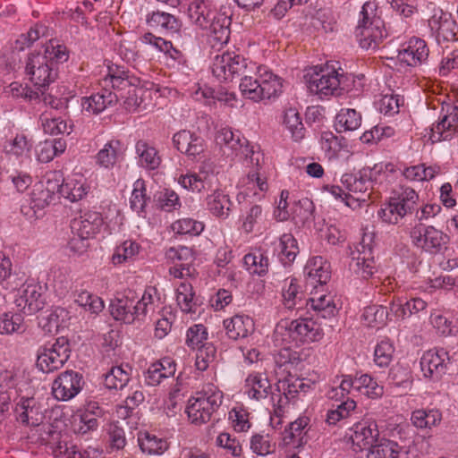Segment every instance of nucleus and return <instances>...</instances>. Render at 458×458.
Masks as SVG:
<instances>
[{"mask_svg": "<svg viewBox=\"0 0 458 458\" xmlns=\"http://www.w3.org/2000/svg\"><path fill=\"white\" fill-rule=\"evenodd\" d=\"M349 268L358 276L368 279L376 271L375 260L372 255V248L362 239L355 250L351 251V261Z\"/></svg>", "mask_w": 458, "mask_h": 458, "instance_id": "dca6fc26", "label": "nucleus"}, {"mask_svg": "<svg viewBox=\"0 0 458 458\" xmlns=\"http://www.w3.org/2000/svg\"><path fill=\"white\" fill-rule=\"evenodd\" d=\"M179 183L187 190L201 192L216 187L218 179L211 164H205L199 173L182 175Z\"/></svg>", "mask_w": 458, "mask_h": 458, "instance_id": "6ab92c4d", "label": "nucleus"}, {"mask_svg": "<svg viewBox=\"0 0 458 458\" xmlns=\"http://www.w3.org/2000/svg\"><path fill=\"white\" fill-rule=\"evenodd\" d=\"M25 73L29 80L41 90L54 82L58 75V67L39 52L30 53L25 63Z\"/></svg>", "mask_w": 458, "mask_h": 458, "instance_id": "9d476101", "label": "nucleus"}, {"mask_svg": "<svg viewBox=\"0 0 458 458\" xmlns=\"http://www.w3.org/2000/svg\"><path fill=\"white\" fill-rule=\"evenodd\" d=\"M394 347L393 344L386 339L379 342L374 351V362L379 368H386L393 360Z\"/></svg>", "mask_w": 458, "mask_h": 458, "instance_id": "4d7b16f0", "label": "nucleus"}, {"mask_svg": "<svg viewBox=\"0 0 458 458\" xmlns=\"http://www.w3.org/2000/svg\"><path fill=\"white\" fill-rule=\"evenodd\" d=\"M216 350L211 344L201 345L197 352L195 366L197 369L205 371L216 359Z\"/></svg>", "mask_w": 458, "mask_h": 458, "instance_id": "69168bd1", "label": "nucleus"}, {"mask_svg": "<svg viewBox=\"0 0 458 458\" xmlns=\"http://www.w3.org/2000/svg\"><path fill=\"white\" fill-rule=\"evenodd\" d=\"M389 313L386 307L372 305L365 308L362 318L368 327H381L386 325Z\"/></svg>", "mask_w": 458, "mask_h": 458, "instance_id": "09e8293b", "label": "nucleus"}, {"mask_svg": "<svg viewBox=\"0 0 458 458\" xmlns=\"http://www.w3.org/2000/svg\"><path fill=\"white\" fill-rule=\"evenodd\" d=\"M284 123L295 141L304 138L305 128L296 109L289 108L284 112Z\"/></svg>", "mask_w": 458, "mask_h": 458, "instance_id": "de8ad7c7", "label": "nucleus"}, {"mask_svg": "<svg viewBox=\"0 0 458 458\" xmlns=\"http://www.w3.org/2000/svg\"><path fill=\"white\" fill-rule=\"evenodd\" d=\"M324 335L320 325L312 318H300L294 320L282 319L274 330V340L277 344L284 346L294 342L296 344L318 342Z\"/></svg>", "mask_w": 458, "mask_h": 458, "instance_id": "39448f33", "label": "nucleus"}, {"mask_svg": "<svg viewBox=\"0 0 458 458\" xmlns=\"http://www.w3.org/2000/svg\"><path fill=\"white\" fill-rule=\"evenodd\" d=\"M313 211V202L310 199L304 198L295 202L292 208V216L296 223L305 224L312 219Z\"/></svg>", "mask_w": 458, "mask_h": 458, "instance_id": "052dcab7", "label": "nucleus"}, {"mask_svg": "<svg viewBox=\"0 0 458 458\" xmlns=\"http://www.w3.org/2000/svg\"><path fill=\"white\" fill-rule=\"evenodd\" d=\"M223 393L212 385H208L201 392L188 401L186 412L190 420L201 425L208 422L214 412L223 403Z\"/></svg>", "mask_w": 458, "mask_h": 458, "instance_id": "6e6552de", "label": "nucleus"}, {"mask_svg": "<svg viewBox=\"0 0 458 458\" xmlns=\"http://www.w3.org/2000/svg\"><path fill=\"white\" fill-rule=\"evenodd\" d=\"M304 276L307 287L317 289L318 285L323 286L330 280V265L321 257H315L306 264Z\"/></svg>", "mask_w": 458, "mask_h": 458, "instance_id": "b1692460", "label": "nucleus"}, {"mask_svg": "<svg viewBox=\"0 0 458 458\" xmlns=\"http://www.w3.org/2000/svg\"><path fill=\"white\" fill-rule=\"evenodd\" d=\"M310 302L318 318H329L337 313L336 306L330 295L322 294L318 298H310Z\"/></svg>", "mask_w": 458, "mask_h": 458, "instance_id": "c03bdc74", "label": "nucleus"}, {"mask_svg": "<svg viewBox=\"0 0 458 458\" xmlns=\"http://www.w3.org/2000/svg\"><path fill=\"white\" fill-rule=\"evenodd\" d=\"M139 445L141 451L148 454H161L168 448V444L165 439L148 432L140 434Z\"/></svg>", "mask_w": 458, "mask_h": 458, "instance_id": "a18cd8bd", "label": "nucleus"}, {"mask_svg": "<svg viewBox=\"0 0 458 458\" xmlns=\"http://www.w3.org/2000/svg\"><path fill=\"white\" fill-rule=\"evenodd\" d=\"M377 5L374 1L366 2L355 30L360 46L366 49H376L387 36L384 21L377 14Z\"/></svg>", "mask_w": 458, "mask_h": 458, "instance_id": "423d86ee", "label": "nucleus"}, {"mask_svg": "<svg viewBox=\"0 0 458 458\" xmlns=\"http://www.w3.org/2000/svg\"><path fill=\"white\" fill-rule=\"evenodd\" d=\"M136 151L140 163L148 169H155L160 164V158L155 148L148 146L145 141L140 140L136 144Z\"/></svg>", "mask_w": 458, "mask_h": 458, "instance_id": "8fccbe9b", "label": "nucleus"}, {"mask_svg": "<svg viewBox=\"0 0 458 458\" xmlns=\"http://www.w3.org/2000/svg\"><path fill=\"white\" fill-rule=\"evenodd\" d=\"M428 26L438 43L441 40H454L455 38V21L452 20L450 13H444L442 10L435 12L428 20Z\"/></svg>", "mask_w": 458, "mask_h": 458, "instance_id": "a878e982", "label": "nucleus"}, {"mask_svg": "<svg viewBox=\"0 0 458 458\" xmlns=\"http://www.w3.org/2000/svg\"><path fill=\"white\" fill-rule=\"evenodd\" d=\"M438 173L439 167H426L424 165H417L405 168L403 174L409 181L422 182L433 179Z\"/></svg>", "mask_w": 458, "mask_h": 458, "instance_id": "603ef678", "label": "nucleus"}, {"mask_svg": "<svg viewBox=\"0 0 458 458\" xmlns=\"http://www.w3.org/2000/svg\"><path fill=\"white\" fill-rule=\"evenodd\" d=\"M115 102V90L110 91L106 89H103L100 92L92 94L89 98H84L81 105L83 110L98 114Z\"/></svg>", "mask_w": 458, "mask_h": 458, "instance_id": "2f4dec72", "label": "nucleus"}, {"mask_svg": "<svg viewBox=\"0 0 458 458\" xmlns=\"http://www.w3.org/2000/svg\"><path fill=\"white\" fill-rule=\"evenodd\" d=\"M355 407L356 403L352 399L348 398L346 401L338 404L336 409L327 411V421L331 425H335L340 420L347 418Z\"/></svg>", "mask_w": 458, "mask_h": 458, "instance_id": "338daca9", "label": "nucleus"}, {"mask_svg": "<svg viewBox=\"0 0 458 458\" xmlns=\"http://www.w3.org/2000/svg\"><path fill=\"white\" fill-rule=\"evenodd\" d=\"M355 392L372 399L380 397L384 392L383 386L368 374L355 377Z\"/></svg>", "mask_w": 458, "mask_h": 458, "instance_id": "49530a36", "label": "nucleus"}, {"mask_svg": "<svg viewBox=\"0 0 458 458\" xmlns=\"http://www.w3.org/2000/svg\"><path fill=\"white\" fill-rule=\"evenodd\" d=\"M350 431V439L356 452L369 449L379 439L377 424L372 419H364L355 423Z\"/></svg>", "mask_w": 458, "mask_h": 458, "instance_id": "f3484780", "label": "nucleus"}, {"mask_svg": "<svg viewBox=\"0 0 458 458\" xmlns=\"http://www.w3.org/2000/svg\"><path fill=\"white\" fill-rule=\"evenodd\" d=\"M233 203L229 195L220 190H216L207 197L208 210L214 216L222 219L229 216Z\"/></svg>", "mask_w": 458, "mask_h": 458, "instance_id": "72a5a7b5", "label": "nucleus"}, {"mask_svg": "<svg viewBox=\"0 0 458 458\" xmlns=\"http://www.w3.org/2000/svg\"><path fill=\"white\" fill-rule=\"evenodd\" d=\"M246 393L249 397L260 401L271 394V384L267 377L259 373L250 374L246 379Z\"/></svg>", "mask_w": 458, "mask_h": 458, "instance_id": "f704fd0d", "label": "nucleus"}, {"mask_svg": "<svg viewBox=\"0 0 458 458\" xmlns=\"http://www.w3.org/2000/svg\"><path fill=\"white\" fill-rule=\"evenodd\" d=\"M226 335L230 339L238 340L248 337L254 332L253 319L246 315H235L224 320Z\"/></svg>", "mask_w": 458, "mask_h": 458, "instance_id": "c756f323", "label": "nucleus"}, {"mask_svg": "<svg viewBox=\"0 0 458 458\" xmlns=\"http://www.w3.org/2000/svg\"><path fill=\"white\" fill-rule=\"evenodd\" d=\"M147 23L149 27L166 33H175L181 27V22L175 16L160 11L148 14Z\"/></svg>", "mask_w": 458, "mask_h": 458, "instance_id": "473e14b6", "label": "nucleus"}, {"mask_svg": "<svg viewBox=\"0 0 458 458\" xmlns=\"http://www.w3.org/2000/svg\"><path fill=\"white\" fill-rule=\"evenodd\" d=\"M343 74L337 71H320L310 75L308 81V89L310 93L318 95L320 98L339 95L341 92V80Z\"/></svg>", "mask_w": 458, "mask_h": 458, "instance_id": "ddd939ff", "label": "nucleus"}, {"mask_svg": "<svg viewBox=\"0 0 458 458\" xmlns=\"http://www.w3.org/2000/svg\"><path fill=\"white\" fill-rule=\"evenodd\" d=\"M187 13L192 23L209 30L208 41L212 47H222L228 42L232 21L229 9L216 12L211 0H192Z\"/></svg>", "mask_w": 458, "mask_h": 458, "instance_id": "f03ea898", "label": "nucleus"}, {"mask_svg": "<svg viewBox=\"0 0 458 458\" xmlns=\"http://www.w3.org/2000/svg\"><path fill=\"white\" fill-rule=\"evenodd\" d=\"M243 263L247 270L252 275L263 276L268 271V258L259 250L246 254L243 258Z\"/></svg>", "mask_w": 458, "mask_h": 458, "instance_id": "79ce46f5", "label": "nucleus"}, {"mask_svg": "<svg viewBox=\"0 0 458 458\" xmlns=\"http://www.w3.org/2000/svg\"><path fill=\"white\" fill-rule=\"evenodd\" d=\"M142 42L156 47L158 51L168 54L173 59H178L181 52L174 48L171 41L157 37L152 33H145L142 37Z\"/></svg>", "mask_w": 458, "mask_h": 458, "instance_id": "bf43d9fd", "label": "nucleus"}, {"mask_svg": "<svg viewBox=\"0 0 458 458\" xmlns=\"http://www.w3.org/2000/svg\"><path fill=\"white\" fill-rule=\"evenodd\" d=\"M367 458H410V455L409 451L396 442L379 438L369 448Z\"/></svg>", "mask_w": 458, "mask_h": 458, "instance_id": "c85d7f7f", "label": "nucleus"}, {"mask_svg": "<svg viewBox=\"0 0 458 458\" xmlns=\"http://www.w3.org/2000/svg\"><path fill=\"white\" fill-rule=\"evenodd\" d=\"M278 250L281 262L284 266L292 264L299 253L296 239L291 233L283 234L280 237Z\"/></svg>", "mask_w": 458, "mask_h": 458, "instance_id": "ea45409f", "label": "nucleus"}, {"mask_svg": "<svg viewBox=\"0 0 458 458\" xmlns=\"http://www.w3.org/2000/svg\"><path fill=\"white\" fill-rule=\"evenodd\" d=\"M111 83L115 90L116 102L123 101L129 112L143 111L152 106V91L140 86L139 78L130 75L123 67L117 64L107 66V74L103 80L104 86Z\"/></svg>", "mask_w": 458, "mask_h": 458, "instance_id": "f257e3e1", "label": "nucleus"}, {"mask_svg": "<svg viewBox=\"0 0 458 458\" xmlns=\"http://www.w3.org/2000/svg\"><path fill=\"white\" fill-rule=\"evenodd\" d=\"M458 131V107L447 106L442 108L438 122L431 128L430 139L433 142L448 140Z\"/></svg>", "mask_w": 458, "mask_h": 458, "instance_id": "a211bd4d", "label": "nucleus"}, {"mask_svg": "<svg viewBox=\"0 0 458 458\" xmlns=\"http://www.w3.org/2000/svg\"><path fill=\"white\" fill-rule=\"evenodd\" d=\"M140 246L132 241H125L117 246L112 256V261L114 265L129 261L139 254Z\"/></svg>", "mask_w": 458, "mask_h": 458, "instance_id": "6e6d98bb", "label": "nucleus"}, {"mask_svg": "<svg viewBox=\"0 0 458 458\" xmlns=\"http://www.w3.org/2000/svg\"><path fill=\"white\" fill-rule=\"evenodd\" d=\"M246 74L242 78H241L240 83V90L242 94L255 102L260 101L259 90L260 83H259V74L256 71V74Z\"/></svg>", "mask_w": 458, "mask_h": 458, "instance_id": "864d4df0", "label": "nucleus"}, {"mask_svg": "<svg viewBox=\"0 0 458 458\" xmlns=\"http://www.w3.org/2000/svg\"><path fill=\"white\" fill-rule=\"evenodd\" d=\"M176 301L182 311L185 313L195 312L193 310L195 306L194 292L190 283L182 282L177 286Z\"/></svg>", "mask_w": 458, "mask_h": 458, "instance_id": "3c124183", "label": "nucleus"}, {"mask_svg": "<svg viewBox=\"0 0 458 458\" xmlns=\"http://www.w3.org/2000/svg\"><path fill=\"white\" fill-rule=\"evenodd\" d=\"M74 301L85 310L93 314L99 313L104 308V302L101 298L85 290H81L75 294Z\"/></svg>", "mask_w": 458, "mask_h": 458, "instance_id": "5fc2aeb1", "label": "nucleus"}, {"mask_svg": "<svg viewBox=\"0 0 458 458\" xmlns=\"http://www.w3.org/2000/svg\"><path fill=\"white\" fill-rule=\"evenodd\" d=\"M216 142L225 157L230 158L241 157L250 159V162L257 167V171L248 174L246 184L249 188L257 186L260 191H267V180L259 171L263 154L259 150H254L253 147H250L248 140L240 131H233L228 127L222 128L216 135Z\"/></svg>", "mask_w": 458, "mask_h": 458, "instance_id": "7ed1b4c3", "label": "nucleus"}, {"mask_svg": "<svg viewBox=\"0 0 458 458\" xmlns=\"http://www.w3.org/2000/svg\"><path fill=\"white\" fill-rule=\"evenodd\" d=\"M88 192V187L81 180L67 179L63 187V198L72 202L81 199Z\"/></svg>", "mask_w": 458, "mask_h": 458, "instance_id": "13d9d810", "label": "nucleus"}, {"mask_svg": "<svg viewBox=\"0 0 458 458\" xmlns=\"http://www.w3.org/2000/svg\"><path fill=\"white\" fill-rule=\"evenodd\" d=\"M377 216L385 223L396 225L405 216L400 208L389 198L387 203L384 204L377 211Z\"/></svg>", "mask_w": 458, "mask_h": 458, "instance_id": "0e129e2a", "label": "nucleus"}, {"mask_svg": "<svg viewBox=\"0 0 458 458\" xmlns=\"http://www.w3.org/2000/svg\"><path fill=\"white\" fill-rule=\"evenodd\" d=\"M260 88V101L276 98L281 94L283 83L282 79L270 71L259 69Z\"/></svg>", "mask_w": 458, "mask_h": 458, "instance_id": "7c9ffc66", "label": "nucleus"}, {"mask_svg": "<svg viewBox=\"0 0 458 458\" xmlns=\"http://www.w3.org/2000/svg\"><path fill=\"white\" fill-rule=\"evenodd\" d=\"M102 223L100 213L95 211H87L72 219V236L68 242L70 250L79 255L84 253L89 246V240L98 233Z\"/></svg>", "mask_w": 458, "mask_h": 458, "instance_id": "0eeeda50", "label": "nucleus"}, {"mask_svg": "<svg viewBox=\"0 0 458 458\" xmlns=\"http://www.w3.org/2000/svg\"><path fill=\"white\" fill-rule=\"evenodd\" d=\"M15 304L24 314L32 315L45 307L42 286L37 284H27L16 297Z\"/></svg>", "mask_w": 458, "mask_h": 458, "instance_id": "5701e85b", "label": "nucleus"}, {"mask_svg": "<svg viewBox=\"0 0 458 458\" xmlns=\"http://www.w3.org/2000/svg\"><path fill=\"white\" fill-rule=\"evenodd\" d=\"M412 243L427 252L436 254L446 248L449 237L434 226L415 225L410 233Z\"/></svg>", "mask_w": 458, "mask_h": 458, "instance_id": "f8f14e48", "label": "nucleus"}, {"mask_svg": "<svg viewBox=\"0 0 458 458\" xmlns=\"http://www.w3.org/2000/svg\"><path fill=\"white\" fill-rule=\"evenodd\" d=\"M71 355L69 342L64 337H59L52 344L39 350L37 367L44 373H51L61 369Z\"/></svg>", "mask_w": 458, "mask_h": 458, "instance_id": "9b49d317", "label": "nucleus"}, {"mask_svg": "<svg viewBox=\"0 0 458 458\" xmlns=\"http://www.w3.org/2000/svg\"><path fill=\"white\" fill-rule=\"evenodd\" d=\"M204 229L201 222L192 218H182L172 224V230L179 234L199 235Z\"/></svg>", "mask_w": 458, "mask_h": 458, "instance_id": "e2e57ef3", "label": "nucleus"}, {"mask_svg": "<svg viewBox=\"0 0 458 458\" xmlns=\"http://www.w3.org/2000/svg\"><path fill=\"white\" fill-rule=\"evenodd\" d=\"M174 147L189 157H195L205 149L204 140L194 132L182 130L173 137Z\"/></svg>", "mask_w": 458, "mask_h": 458, "instance_id": "393cba45", "label": "nucleus"}, {"mask_svg": "<svg viewBox=\"0 0 458 458\" xmlns=\"http://www.w3.org/2000/svg\"><path fill=\"white\" fill-rule=\"evenodd\" d=\"M129 365L113 367L106 375L105 385L109 389L122 390L130 381Z\"/></svg>", "mask_w": 458, "mask_h": 458, "instance_id": "a19ab883", "label": "nucleus"}, {"mask_svg": "<svg viewBox=\"0 0 458 458\" xmlns=\"http://www.w3.org/2000/svg\"><path fill=\"white\" fill-rule=\"evenodd\" d=\"M40 120L45 133L58 135L70 134L72 131V127H68L66 122L61 118H50L47 114H42Z\"/></svg>", "mask_w": 458, "mask_h": 458, "instance_id": "680f3d73", "label": "nucleus"}, {"mask_svg": "<svg viewBox=\"0 0 458 458\" xmlns=\"http://www.w3.org/2000/svg\"><path fill=\"white\" fill-rule=\"evenodd\" d=\"M148 199L144 181L137 180L133 184V191L130 199L131 208L136 212H140L144 209Z\"/></svg>", "mask_w": 458, "mask_h": 458, "instance_id": "774afa93", "label": "nucleus"}, {"mask_svg": "<svg viewBox=\"0 0 458 458\" xmlns=\"http://www.w3.org/2000/svg\"><path fill=\"white\" fill-rule=\"evenodd\" d=\"M158 301L155 287L146 288L140 298L134 291L127 290L112 301L111 314L116 320L131 324L136 319H143L149 312H154Z\"/></svg>", "mask_w": 458, "mask_h": 458, "instance_id": "20e7f679", "label": "nucleus"}, {"mask_svg": "<svg viewBox=\"0 0 458 458\" xmlns=\"http://www.w3.org/2000/svg\"><path fill=\"white\" fill-rule=\"evenodd\" d=\"M308 426L307 418H299L290 423L288 428L284 429L283 441L285 445L299 447L303 444V437L306 434L305 428Z\"/></svg>", "mask_w": 458, "mask_h": 458, "instance_id": "58836bf2", "label": "nucleus"}, {"mask_svg": "<svg viewBox=\"0 0 458 458\" xmlns=\"http://www.w3.org/2000/svg\"><path fill=\"white\" fill-rule=\"evenodd\" d=\"M283 304L287 310H303L309 304V299H306L305 293L301 290L295 278H287L284 280L282 289Z\"/></svg>", "mask_w": 458, "mask_h": 458, "instance_id": "bb28decb", "label": "nucleus"}, {"mask_svg": "<svg viewBox=\"0 0 458 458\" xmlns=\"http://www.w3.org/2000/svg\"><path fill=\"white\" fill-rule=\"evenodd\" d=\"M309 387L303 379L294 377L280 379L275 391L271 393V402L274 406L281 409L294 399L299 392L305 393Z\"/></svg>", "mask_w": 458, "mask_h": 458, "instance_id": "aec40b11", "label": "nucleus"}, {"mask_svg": "<svg viewBox=\"0 0 458 458\" xmlns=\"http://www.w3.org/2000/svg\"><path fill=\"white\" fill-rule=\"evenodd\" d=\"M14 411L17 420L26 426L38 427L45 418L42 404L33 397H21Z\"/></svg>", "mask_w": 458, "mask_h": 458, "instance_id": "412c9836", "label": "nucleus"}, {"mask_svg": "<svg viewBox=\"0 0 458 458\" xmlns=\"http://www.w3.org/2000/svg\"><path fill=\"white\" fill-rule=\"evenodd\" d=\"M428 53L429 50L423 39L411 38L407 47L399 51L398 58L409 66H416L427 60Z\"/></svg>", "mask_w": 458, "mask_h": 458, "instance_id": "cd10ccee", "label": "nucleus"}, {"mask_svg": "<svg viewBox=\"0 0 458 458\" xmlns=\"http://www.w3.org/2000/svg\"><path fill=\"white\" fill-rule=\"evenodd\" d=\"M450 360L448 352L443 348L425 352L420 358L423 376L431 381L440 380L446 373Z\"/></svg>", "mask_w": 458, "mask_h": 458, "instance_id": "2eb2a0df", "label": "nucleus"}, {"mask_svg": "<svg viewBox=\"0 0 458 458\" xmlns=\"http://www.w3.org/2000/svg\"><path fill=\"white\" fill-rule=\"evenodd\" d=\"M212 73L221 81L242 78L246 74H256V64L248 62L242 55L225 52L216 55L211 66Z\"/></svg>", "mask_w": 458, "mask_h": 458, "instance_id": "1a4fd4ad", "label": "nucleus"}, {"mask_svg": "<svg viewBox=\"0 0 458 458\" xmlns=\"http://www.w3.org/2000/svg\"><path fill=\"white\" fill-rule=\"evenodd\" d=\"M84 385L83 376L78 371L65 370L52 384V394L58 401H69L75 397Z\"/></svg>", "mask_w": 458, "mask_h": 458, "instance_id": "4468645a", "label": "nucleus"}, {"mask_svg": "<svg viewBox=\"0 0 458 458\" xmlns=\"http://www.w3.org/2000/svg\"><path fill=\"white\" fill-rule=\"evenodd\" d=\"M68 318V311L62 307H55L47 310L39 318L38 325L47 333L58 331L63 323Z\"/></svg>", "mask_w": 458, "mask_h": 458, "instance_id": "e433bc0d", "label": "nucleus"}, {"mask_svg": "<svg viewBox=\"0 0 458 458\" xmlns=\"http://www.w3.org/2000/svg\"><path fill=\"white\" fill-rule=\"evenodd\" d=\"M361 124V115L355 109H342L336 115L335 128L339 132L354 131Z\"/></svg>", "mask_w": 458, "mask_h": 458, "instance_id": "37998d69", "label": "nucleus"}, {"mask_svg": "<svg viewBox=\"0 0 458 458\" xmlns=\"http://www.w3.org/2000/svg\"><path fill=\"white\" fill-rule=\"evenodd\" d=\"M390 199L406 216L413 211L419 199V196L412 188L402 185L398 190H395L393 192Z\"/></svg>", "mask_w": 458, "mask_h": 458, "instance_id": "4c0bfd02", "label": "nucleus"}, {"mask_svg": "<svg viewBox=\"0 0 458 458\" xmlns=\"http://www.w3.org/2000/svg\"><path fill=\"white\" fill-rule=\"evenodd\" d=\"M121 154V142L112 140L106 142L96 155V163L104 168L111 169L118 162Z\"/></svg>", "mask_w": 458, "mask_h": 458, "instance_id": "c9c22d12", "label": "nucleus"}, {"mask_svg": "<svg viewBox=\"0 0 458 458\" xmlns=\"http://www.w3.org/2000/svg\"><path fill=\"white\" fill-rule=\"evenodd\" d=\"M341 182L351 195L352 203L355 208L359 206L360 201H366V198L369 197L367 191L372 184L366 171H360L358 174H344L341 178Z\"/></svg>", "mask_w": 458, "mask_h": 458, "instance_id": "4be33fe9", "label": "nucleus"}]
</instances>
